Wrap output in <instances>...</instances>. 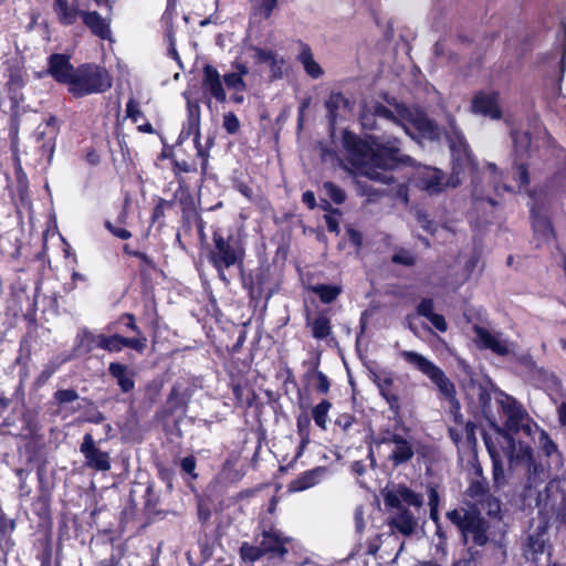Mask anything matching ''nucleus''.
I'll return each instance as SVG.
<instances>
[{
  "mask_svg": "<svg viewBox=\"0 0 566 566\" xmlns=\"http://www.w3.org/2000/svg\"><path fill=\"white\" fill-rule=\"evenodd\" d=\"M177 1L178 0H167V8H166V11L164 13V19L165 20H171L172 19V15H174L176 7H177Z\"/></svg>",
  "mask_w": 566,
  "mask_h": 566,
  "instance_id": "nucleus-59",
  "label": "nucleus"
},
{
  "mask_svg": "<svg viewBox=\"0 0 566 566\" xmlns=\"http://www.w3.org/2000/svg\"><path fill=\"white\" fill-rule=\"evenodd\" d=\"M427 319L441 333H444L448 329V324L444 317L440 314L434 313Z\"/></svg>",
  "mask_w": 566,
  "mask_h": 566,
  "instance_id": "nucleus-54",
  "label": "nucleus"
},
{
  "mask_svg": "<svg viewBox=\"0 0 566 566\" xmlns=\"http://www.w3.org/2000/svg\"><path fill=\"white\" fill-rule=\"evenodd\" d=\"M14 527V521L12 518L7 517L4 513L0 512V537L4 538L10 536Z\"/></svg>",
  "mask_w": 566,
  "mask_h": 566,
  "instance_id": "nucleus-45",
  "label": "nucleus"
},
{
  "mask_svg": "<svg viewBox=\"0 0 566 566\" xmlns=\"http://www.w3.org/2000/svg\"><path fill=\"white\" fill-rule=\"evenodd\" d=\"M473 332L475 344L481 349H489L499 356H506L513 349V344L500 332L479 325H474Z\"/></svg>",
  "mask_w": 566,
  "mask_h": 566,
  "instance_id": "nucleus-11",
  "label": "nucleus"
},
{
  "mask_svg": "<svg viewBox=\"0 0 566 566\" xmlns=\"http://www.w3.org/2000/svg\"><path fill=\"white\" fill-rule=\"evenodd\" d=\"M84 336L90 340L91 344L107 352L118 353L123 350L122 336L118 334L107 336L104 334L94 335L86 332Z\"/></svg>",
  "mask_w": 566,
  "mask_h": 566,
  "instance_id": "nucleus-27",
  "label": "nucleus"
},
{
  "mask_svg": "<svg viewBox=\"0 0 566 566\" xmlns=\"http://www.w3.org/2000/svg\"><path fill=\"white\" fill-rule=\"evenodd\" d=\"M297 61L302 64L305 73L310 77L316 80L323 76L324 71L322 66L315 61L313 52L307 44L301 43Z\"/></svg>",
  "mask_w": 566,
  "mask_h": 566,
  "instance_id": "nucleus-26",
  "label": "nucleus"
},
{
  "mask_svg": "<svg viewBox=\"0 0 566 566\" xmlns=\"http://www.w3.org/2000/svg\"><path fill=\"white\" fill-rule=\"evenodd\" d=\"M123 318H126L127 319V323H126V326L132 329L133 332H135L137 335H143L139 327L136 325L135 323V317L134 315L132 314H125L123 316Z\"/></svg>",
  "mask_w": 566,
  "mask_h": 566,
  "instance_id": "nucleus-62",
  "label": "nucleus"
},
{
  "mask_svg": "<svg viewBox=\"0 0 566 566\" xmlns=\"http://www.w3.org/2000/svg\"><path fill=\"white\" fill-rule=\"evenodd\" d=\"M292 541L290 536H286L282 531L273 525L263 526L261 532V549L264 554H271L273 556L284 557L289 549L286 545Z\"/></svg>",
  "mask_w": 566,
  "mask_h": 566,
  "instance_id": "nucleus-16",
  "label": "nucleus"
},
{
  "mask_svg": "<svg viewBox=\"0 0 566 566\" xmlns=\"http://www.w3.org/2000/svg\"><path fill=\"white\" fill-rule=\"evenodd\" d=\"M255 63H264L269 67V77L271 81H277L289 71V63L284 56L276 51L253 46Z\"/></svg>",
  "mask_w": 566,
  "mask_h": 566,
  "instance_id": "nucleus-17",
  "label": "nucleus"
},
{
  "mask_svg": "<svg viewBox=\"0 0 566 566\" xmlns=\"http://www.w3.org/2000/svg\"><path fill=\"white\" fill-rule=\"evenodd\" d=\"M122 344L123 348L129 347L138 353H143L147 346V338L144 335H138V337L134 338H127L122 336Z\"/></svg>",
  "mask_w": 566,
  "mask_h": 566,
  "instance_id": "nucleus-42",
  "label": "nucleus"
},
{
  "mask_svg": "<svg viewBox=\"0 0 566 566\" xmlns=\"http://www.w3.org/2000/svg\"><path fill=\"white\" fill-rule=\"evenodd\" d=\"M175 170L178 172H195L197 170V166L195 164H190L187 160H178L175 159L172 161Z\"/></svg>",
  "mask_w": 566,
  "mask_h": 566,
  "instance_id": "nucleus-55",
  "label": "nucleus"
},
{
  "mask_svg": "<svg viewBox=\"0 0 566 566\" xmlns=\"http://www.w3.org/2000/svg\"><path fill=\"white\" fill-rule=\"evenodd\" d=\"M108 371L117 380V385L123 392H129L134 389L135 382L126 365L111 363Z\"/></svg>",
  "mask_w": 566,
  "mask_h": 566,
  "instance_id": "nucleus-28",
  "label": "nucleus"
},
{
  "mask_svg": "<svg viewBox=\"0 0 566 566\" xmlns=\"http://www.w3.org/2000/svg\"><path fill=\"white\" fill-rule=\"evenodd\" d=\"M557 412H558V419H559L560 424L566 427V402H563L558 407Z\"/></svg>",
  "mask_w": 566,
  "mask_h": 566,
  "instance_id": "nucleus-64",
  "label": "nucleus"
},
{
  "mask_svg": "<svg viewBox=\"0 0 566 566\" xmlns=\"http://www.w3.org/2000/svg\"><path fill=\"white\" fill-rule=\"evenodd\" d=\"M80 451L85 459V465L92 470L106 472L111 470V457L106 451L101 450L93 436L85 433L80 446Z\"/></svg>",
  "mask_w": 566,
  "mask_h": 566,
  "instance_id": "nucleus-14",
  "label": "nucleus"
},
{
  "mask_svg": "<svg viewBox=\"0 0 566 566\" xmlns=\"http://www.w3.org/2000/svg\"><path fill=\"white\" fill-rule=\"evenodd\" d=\"M355 422L354 416L349 413H343L338 416V418L335 421V424L339 427L343 431H348L353 423Z\"/></svg>",
  "mask_w": 566,
  "mask_h": 566,
  "instance_id": "nucleus-51",
  "label": "nucleus"
},
{
  "mask_svg": "<svg viewBox=\"0 0 566 566\" xmlns=\"http://www.w3.org/2000/svg\"><path fill=\"white\" fill-rule=\"evenodd\" d=\"M488 494H489V492L486 491L484 485L480 482L472 483L470 485V488L468 489V495L472 500H474L475 505H478V500L485 497V495H488Z\"/></svg>",
  "mask_w": 566,
  "mask_h": 566,
  "instance_id": "nucleus-46",
  "label": "nucleus"
},
{
  "mask_svg": "<svg viewBox=\"0 0 566 566\" xmlns=\"http://www.w3.org/2000/svg\"><path fill=\"white\" fill-rule=\"evenodd\" d=\"M112 86L108 72L96 64H82L76 67L69 84V92L76 97L106 92Z\"/></svg>",
  "mask_w": 566,
  "mask_h": 566,
  "instance_id": "nucleus-7",
  "label": "nucleus"
},
{
  "mask_svg": "<svg viewBox=\"0 0 566 566\" xmlns=\"http://www.w3.org/2000/svg\"><path fill=\"white\" fill-rule=\"evenodd\" d=\"M399 356L413 369L427 376L446 398H453L454 385L444 371L426 356L413 350H401Z\"/></svg>",
  "mask_w": 566,
  "mask_h": 566,
  "instance_id": "nucleus-9",
  "label": "nucleus"
},
{
  "mask_svg": "<svg viewBox=\"0 0 566 566\" xmlns=\"http://www.w3.org/2000/svg\"><path fill=\"white\" fill-rule=\"evenodd\" d=\"M254 12L264 19L270 18L277 6V0H251Z\"/></svg>",
  "mask_w": 566,
  "mask_h": 566,
  "instance_id": "nucleus-37",
  "label": "nucleus"
},
{
  "mask_svg": "<svg viewBox=\"0 0 566 566\" xmlns=\"http://www.w3.org/2000/svg\"><path fill=\"white\" fill-rule=\"evenodd\" d=\"M391 261L396 264L411 266L416 263V254L408 249L399 248L395 250Z\"/></svg>",
  "mask_w": 566,
  "mask_h": 566,
  "instance_id": "nucleus-38",
  "label": "nucleus"
},
{
  "mask_svg": "<svg viewBox=\"0 0 566 566\" xmlns=\"http://www.w3.org/2000/svg\"><path fill=\"white\" fill-rule=\"evenodd\" d=\"M433 307L434 304L432 298H422L419 305L417 306V313L418 315L428 318L429 316L434 314Z\"/></svg>",
  "mask_w": 566,
  "mask_h": 566,
  "instance_id": "nucleus-50",
  "label": "nucleus"
},
{
  "mask_svg": "<svg viewBox=\"0 0 566 566\" xmlns=\"http://www.w3.org/2000/svg\"><path fill=\"white\" fill-rule=\"evenodd\" d=\"M439 493L434 486L428 488V505L429 507H436L439 509Z\"/></svg>",
  "mask_w": 566,
  "mask_h": 566,
  "instance_id": "nucleus-56",
  "label": "nucleus"
},
{
  "mask_svg": "<svg viewBox=\"0 0 566 566\" xmlns=\"http://www.w3.org/2000/svg\"><path fill=\"white\" fill-rule=\"evenodd\" d=\"M514 179L520 184V188L527 187L530 184V176L527 167L524 164L516 165Z\"/></svg>",
  "mask_w": 566,
  "mask_h": 566,
  "instance_id": "nucleus-49",
  "label": "nucleus"
},
{
  "mask_svg": "<svg viewBox=\"0 0 566 566\" xmlns=\"http://www.w3.org/2000/svg\"><path fill=\"white\" fill-rule=\"evenodd\" d=\"M82 21L94 35L102 40H111V18H103L96 11L85 10L82 13Z\"/></svg>",
  "mask_w": 566,
  "mask_h": 566,
  "instance_id": "nucleus-24",
  "label": "nucleus"
},
{
  "mask_svg": "<svg viewBox=\"0 0 566 566\" xmlns=\"http://www.w3.org/2000/svg\"><path fill=\"white\" fill-rule=\"evenodd\" d=\"M249 73V67L242 62L235 61L232 64V71L223 75V82L230 91H247V84L243 80Z\"/></svg>",
  "mask_w": 566,
  "mask_h": 566,
  "instance_id": "nucleus-25",
  "label": "nucleus"
},
{
  "mask_svg": "<svg viewBox=\"0 0 566 566\" xmlns=\"http://www.w3.org/2000/svg\"><path fill=\"white\" fill-rule=\"evenodd\" d=\"M191 135L193 136L197 156L202 158L201 169L202 172H205L208 164V154L203 149L200 140V106L197 102H188V119L179 135V139L182 140Z\"/></svg>",
  "mask_w": 566,
  "mask_h": 566,
  "instance_id": "nucleus-12",
  "label": "nucleus"
},
{
  "mask_svg": "<svg viewBox=\"0 0 566 566\" xmlns=\"http://www.w3.org/2000/svg\"><path fill=\"white\" fill-rule=\"evenodd\" d=\"M332 407V403L327 400L321 401L318 405H316L312 410L313 419L322 429L326 428L327 419H328V411Z\"/></svg>",
  "mask_w": 566,
  "mask_h": 566,
  "instance_id": "nucleus-35",
  "label": "nucleus"
},
{
  "mask_svg": "<svg viewBox=\"0 0 566 566\" xmlns=\"http://www.w3.org/2000/svg\"><path fill=\"white\" fill-rule=\"evenodd\" d=\"M327 474L328 469L326 467H316L312 470L303 472L296 479L291 481L289 484V490L292 492L305 491L317 485L327 476Z\"/></svg>",
  "mask_w": 566,
  "mask_h": 566,
  "instance_id": "nucleus-23",
  "label": "nucleus"
},
{
  "mask_svg": "<svg viewBox=\"0 0 566 566\" xmlns=\"http://www.w3.org/2000/svg\"><path fill=\"white\" fill-rule=\"evenodd\" d=\"M471 111L474 114L499 119L502 114L499 106V94L495 92L476 93L471 103Z\"/></svg>",
  "mask_w": 566,
  "mask_h": 566,
  "instance_id": "nucleus-19",
  "label": "nucleus"
},
{
  "mask_svg": "<svg viewBox=\"0 0 566 566\" xmlns=\"http://www.w3.org/2000/svg\"><path fill=\"white\" fill-rule=\"evenodd\" d=\"M533 217V228L536 234H541L544 240H548L553 235L551 223L542 217L535 214L534 208L531 209Z\"/></svg>",
  "mask_w": 566,
  "mask_h": 566,
  "instance_id": "nucleus-36",
  "label": "nucleus"
},
{
  "mask_svg": "<svg viewBox=\"0 0 566 566\" xmlns=\"http://www.w3.org/2000/svg\"><path fill=\"white\" fill-rule=\"evenodd\" d=\"M223 128L229 134L238 133V130L240 128V122H239L238 117L235 116V114H233V113L224 114V116H223Z\"/></svg>",
  "mask_w": 566,
  "mask_h": 566,
  "instance_id": "nucleus-47",
  "label": "nucleus"
},
{
  "mask_svg": "<svg viewBox=\"0 0 566 566\" xmlns=\"http://www.w3.org/2000/svg\"><path fill=\"white\" fill-rule=\"evenodd\" d=\"M104 420L105 416L98 410H95L85 418V421L91 423H102Z\"/></svg>",
  "mask_w": 566,
  "mask_h": 566,
  "instance_id": "nucleus-60",
  "label": "nucleus"
},
{
  "mask_svg": "<svg viewBox=\"0 0 566 566\" xmlns=\"http://www.w3.org/2000/svg\"><path fill=\"white\" fill-rule=\"evenodd\" d=\"M377 443L390 448L387 459L394 467L409 462L415 455V443L408 434H400L389 429L382 430L379 433Z\"/></svg>",
  "mask_w": 566,
  "mask_h": 566,
  "instance_id": "nucleus-10",
  "label": "nucleus"
},
{
  "mask_svg": "<svg viewBox=\"0 0 566 566\" xmlns=\"http://www.w3.org/2000/svg\"><path fill=\"white\" fill-rule=\"evenodd\" d=\"M447 517L459 528L465 543L472 541L476 546L488 543L489 524L479 512L455 509L449 511Z\"/></svg>",
  "mask_w": 566,
  "mask_h": 566,
  "instance_id": "nucleus-8",
  "label": "nucleus"
},
{
  "mask_svg": "<svg viewBox=\"0 0 566 566\" xmlns=\"http://www.w3.org/2000/svg\"><path fill=\"white\" fill-rule=\"evenodd\" d=\"M369 378L377 386L379 394L389 405V409L398 415L400 410L399 397L394 392V376L392 373L386 369H377L369 371Z\"/></svg>",
  "mask_w": 566,
  "mask_h": 566,
  "instance_id": "nucleus-18",
  "label": "nucleus"
},
{
  "mask_svg": "<svg viewBox=\"0 0 566 566\" xmlns=\"http://www.w3.org/2000/svg\"><path fill=\"white\" fill-rule=\"evenodd\" d=\"M500 406L506 418L505 426L510 431L518 432L523 430L527 434L532 433V424L524 423L526 412L514 398L502 394Z\"/></svg>",
  "mask_w": 566,
  "mask_h": 566,
  "instance_id": "nucleus-15",
  "label": "nucleus"
},
{
  "mask_svg": "<svg viewBox=\"0 0 566 566\" xmlns=\"http://www.w3.org/2000/svg\"><path fill=\"white\" fill-rule=\"evenodd\" d=\"M539 444L542 446L544 452L546 455H552L557 451V446L555 442L549 438L546 431L541 430L539 432Z\"/></svg>",
  "mask_w": 566,
  "mask_h": 566,
  "instance_id": "nucleus-44",
  "label": "nucleus"
},
{
  "mask_svg": "<svg viewBox=\"0 0 566 566\" xmlns=\"http://www.w3.org/2000/svg\"><path fill=\"white\" fill-rule=\"evenodd\" d=\"M54 398L59 403H69L78 399V394L74 389H62L55 392Z\"/></svg>",
  "mask_w": 566,
  "mask_h": 566,
  "instance_id": "nucleus-48",
  "label": "nucleus"
},
{
  "mask_svg": "<svg viewBox=\"0 0 566 566\" xmlns=\"http://www.w3.org/2000/svg\"><path fill=\"white\" fill-rule=\"evenodd\" d=\"M202 90L205 95L208 94L219 103H224L227 99L220 73L212 65L208 64L203 67Z\"/></svg>",
  "mask_w": 566,
  "mask_h": 566,
  "instance_id": "nucleus-20",
  "label": "nucleus"
},
{
  "mask_svg": "<svg viewBox=\"0 0 566 566\" xmlns=\"http://www.w3.org/2000/svg\"><path fill=\"white\" fill-rule=\"evenodd\" d=\"M53 11L60 24L73 25L85 10L80 9L78 0H54Z\"/></svg>",
  "mask_w": 566,
  "mask_h": 566,
  "instance_id": "nucleus-22",
  "label": "nucleus"
},
{
  "mask_svg": "<svg viewBox=\"0 0 566 566\" xmlns=\"http://www.w3.org/2000/svg\"><path fill=\"white\" fill-rule=\"evenodd\" d=\"M446 138L452 156L451 176L446 180L443 172L432 167H424L418 171L417 185L429 195L440 193L448 187L455 188L461 184L462 176L475 167L468 143L453 118L448 122Z\"/></svg>",
  "mask_w": 566,
  "mask_h": 566,
  "instance_id": "nucleus-2",
  "label": "nucleus"
},
{
  "mask_svg": "<svg viewBox=\"0 0 566 566\" xmlns=\"http://www.w3.org/2000/svg\"><path fill=\"white\" fill-rule=\"evenodd\" d=\"M126 113L127 117H129L134 123H138L142 118H144V114L139 108V104L130 98L126 104Z\"/></svg>",
  "mask_w": 566,
  "mask_h": 566,
  "instance_id": "nucleus-43",
  "label": "nucleus"
},
{
  "mask_svg": "<svg viewBox=\"0 0 566 566\" xmlns=\"http://www.w3.org/2000/svg\"><path fill=\"white\" fill-rule=\"evenodd\" d=\"M302 201L311 209L315 207V196L312 191H305L302 196Z\"/></svg>",
  "mask_w": 566,
  "mask_h": 566,
  "instance_id": "nucleus-63",
  "label": "nucleus"
},
{
  "mask_svg": "<svg viewBox=\"0 0 566 566\" xmlns=\"http://www.w3.org/2000/svg\"><path fill=\"white\" fill-rule=\"evenodd\" d=\"M312 292L315 293L323 303L329 304L340 294L342 287L333 284H316L312 286Z\"/></svg>",
  "mask_w": 566,
  "mask_h": 566,
  "instance_id": "nucleus-31",
  "label": "nucleus"
},
{
  "mask_svg": "<svg viewBox=\"0 0 566 566\" xmlns=\"http://www.w3.org/2000/svg\"><path fill=\"white\" fill-rule=\"evenodd\" d=\"M59 133L60 127L54 116H50L45 122L38 125L34 130L33 137L35 143L39 145V150L46 158L48 163L52 161Z\"/></svg>",
  "mask_w": 566,
  "mask_h": 566,
  "instance_id": "nucleus-13",
  "label": "nucleus"
},
{
  "mask_svg": "<svg viewBox=\"0 0 566 566\" xmlns=\"http://www.w3.org/2000/svg\"><path fill=\"white\" fill-rule=\"evenodd\" d=\"M484 440L493 462V476L497 486H502L505 483L503 458L507 459L511 469L523 467L527 472H531L532 469L534 473L536 472L537 467L533 460L532 449L528 446L516 442L510 433L499 432L496 443L489 438Z\"/></svg>",
  "mask_w": 566,
  "mask_h": 566,
  "instance_id": "nucleus-5",
  "label": "nucleus"
},
{
  "mask_svg": "<svg viewBox=\"0 0 566 566\" xmlns=\"http://www.w3.org/2000/svg\"><path fill=\"white\" fill-rule=\"evenodd\" d=\"M67 360V356L51 360L48 365H45V367L39 375L38 382L44 384L45 381H48L53 376V374L59 369V367Z\"/></svg>",
  "mask_w": 566,
  "mask_h": 566,
  "instance_id": "nucleus-40",
  "label": "nucleus"
},
{
  "mask_svg": "<svg viewBox=\"0 0 566 566\" xmlns=\"http://www.w3.org/2000/svg\"><path fill=\"white\" fill-rule=\"evenodd\" d=\"M240 555L244 560L256 562L265 554L261 549L260 543L258 546L250 545L249 543H243L240 547Z\"/></svg>",
  "mask_w": 566,
  "mask_h": 566,
  "instance_id": "nucleus-39",
  "label": "nucleus"
},
{
  "mask_svg": "<svg viewBox=\"0 0 566 566\" xmlns=\"http://www.w3.org/2000/svg\"><path fill=\"white\" fill-rule=\"evenodd\" d=\"M512 138L514 142V148L516 154L523 156L527 154L531 149L532 140L531 136L527 132H512Z\"/></svg>",
  "mask_w": 566,
  "mask_h": 566,
  "instance_id": "nucleus-34",
  "label": "nucleus"
},
{
  "mask_svg": "<svg viewBox=\"0 0 566 566\" xmlns=\"http://www.w3.org/2000/svg\"><path fill=\"white\" fill-rule=\"evenodd\" d=\"M481 511H484L489 516H499L501 512V503L497 497L490 493L485 497L478 500V505Z\"/></svg>",
  "mask_w": 566,
  "mask_h": 566,
  "instance_id": "nucleus-33",
  "label": "nucleus"
},
{
  "mask_svg": "<svg viewBox=\"0 0 566 566\" xmlns=\"http://www.w3.org/2000/svg\"><path fill=\"white\" fill-rule=\"evenodd\" d=\"M76 69L65 54H52L49 57V74L57 82L69 86Z\"/></svg>",
  "mask_w": 566,
  "mask_h": 566,
  "instance_id": "nucleus-21",
  "label": "nucleus"
},
{
  "mask_svg": "<svg viewBox=\"0 0 566 566\" xmlns=\"http://www.w3.org/2000/svg\"><path fill=\"white\" fill-rule=\"evenodd\" d=\"M212 239L213 247L209 251L208 260L218 272L219 279L228 285L230 279L226 271L233 268L242 270L245 250L243 244L233 235L224 238L220 232H214Z\"/></svg>",
  "mask_w": 566,
  "mask_h": 566,
  "instance_id": "nucleus-6",
  "label": "nucleus"
},
{
  "mask_svg": "<svg viewBox=\"0 0 566 566\" xmlns=\"http://www.w3.org/2000/svg\"><path fill=\"white\" fill-rule=\"evenodd\" d=\"M315 376H316V380H317V382H316L317 390L322 394H327L329 390V386H331L327 376L319 370L315 371Z\"/></svg>",
  "mask_w": 566,
  "mask_h": 566,
  "instance_id": "nucleus-52",
  "label": "nucleus"
},
{
  "mask_svg": "<svg viewBox=\"0 0 566 566\" xmlns=\"http://www.w3.org/2000/svg\"><path fill=\"white\" fill-rule=\"evenodd\" d=\"M552 75L560 81L566 69V49L556 50L547 62Z\"/></svg>",
  "mask_w": 566,
  "mask_h": 566,
  "instance_id": "nucleus-30",
  "label": "nucleus"
},
{
  "mask_svg": "<svg viewBox=\"0 0 566 566\" xmlns=\"http://www.w3.org/2000/svg\"><path fill=\"white\" fill-rule=\"evenodd\" d=\"M323 190L325 195L337 205L343 203L346 199L345 191L331 181L323 184Z\"/></svg>",
  "mask_w": 566,
  "mask_h": 566,
  "instance_id": "nucleus-41",
  "label": "nucleus"
},
{
  "mask_svg": "<svg viewBox=\"0 0 566 566\" xmlns=\"http://www.w3.org/2000/svg\"><path fill=\"white\" fill-rule=\"evenodd\" d=\"M325 221H326V227H327L328 231L335 232V233L339 232L338 221L334 217L326 216Z\"/></svg>",
  "mask_w": 566,
  "mask_h": 566,
  "instance_id": "nucleus-61",
  "label": "nucleus"
},
{
  "mask_svg": "<svg viewBox=\"0 0 566 566\" xmlns=\"http://www.w3.org/2000/svg\"><path fill=\"white\" fill-rule=\"evenodd\" d=\"M306 326L311 327L312 336L316 339H325L332 333L331 319L323 314L314 319L307 318Z\"/></svg>",
  "mask_w": 566,
  "mask_h": 566,
  "instance_id": "nucleus-29",
  "label": "nucleus"
},
{
  "mask_svg": "<svg viewBox=\"0 0 566 566\" xmlns=\"http://www.w3.org/2000/svg\"><path fill=\"white\" fill-rule=\"evenodd\" d=\"M180 467L184 472L190 474L192 478L197 476V474L195 473V469H196L195 457H192V455L185 457L180 462Z\"/></svg>",
  "mask_w": 566,
  "mask_h": 566,
  "instance_id": "nucleus-53",
  "label": "nucleus"
},
{
  "mask_svg": "<svg viewBox=\"0 0 566 566\" xmlns=\"http://www.w3.org/2000/svg\"><path fill=\"white\" fill-rule=\"evenodd\" d=\"M347 234H348V239L349 241L355 244L357 248L361 247L363 244V234L354 229V228H348L347 229Z\"/></svg>",
  "mask_w": 566,
  "mask_h": 566,
  "instance_id": "nucleus-57",
  "label": "nucleus"
},
{
  "mask_svg": "<svg viewBox=\"0 0 566 566\" xmlns=\"http://www.w3.org/2000/svg\"><path fill=\"white\" fill-rule=\"evenodd\" d=\"M389 104L394 108H388L378 102L365 103L360 112L363 127L374 129L376 126L375 117H379L400 125L411 137H415V132H417L420 137L428 139H437L439 137V128L422 112L409 108L396 102Z\"/></svg>",
  "mask_w": 566,
  "mask_h": 566,
  "instance_id": "nucleus-3",
  "label": "nucleus"
},
{
  "mask_svg": "<svg viewBox=\"0 0 566 566\" xmlns=\"http://www.w3.org/2000/svg\"><path fill=\"white\" fill-rule=\"evenodd\" d=\"M107 228L119 239L126 240L130 238V232L123 228H113L109 223H107Z\"/></svg>",
  "mask_w": 566,
  "mask_h": 566,
  "instance_id": "nucleus-58",
  "label": "nucleus"
},
{
  "mask_svg": "<svg viewBox=\"0 0 566 566\" xmlns=\"http://www.w3.org/2000/svg\"><path fill=\"white\" fill-rule=\"evenodd\" d=\"M347 105V99L342 93H332L325 103L331 124H334L337 117V111Z\"/></svg>",
  "mask_w": 566,
  "mask_h": 566,
  "instance_id": "nucleus-32",
  "label": "nucleus"
},
{
  "mask_svg": "<svg viewBox=\"0 0 566 566\" xmlns=\"http://www.w3.org/2000/svg\"><path fill=\"white\" fill-rule=\"evenodd\" d=\"M343 145L348 161L359 175L382 184L392 181L388 170L399 164L411 163L409 156L400 154L397 138L370 137L369 140H363L349 132H344Z\"/></svg>",
  "mask_w": 566,
  "mask_h": 566,
  "instance_id": "nucleus-1",
  "label": "nucleus"
},
{
  "mask_svg": "<svg viewBox=\"0 0 566 566\" xmlns=\"http://www.w3.org/2000/svg\"><path fill=\"white\" fill-rule=\"evenodd\" d=\"M384 503L394 510L388 517V525L403 536H411L418 528V518L407 506L420 510L423 496L403 484L394 485L384 492Z\"/></svg>",
  "mask_w": 566,
  "mask_h": 566,
  "instance_id": "nucleus-4",
  "label": "nucleus"
}]
</instances>
